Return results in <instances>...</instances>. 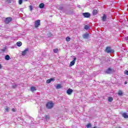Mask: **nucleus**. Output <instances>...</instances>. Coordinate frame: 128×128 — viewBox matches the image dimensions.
Returning a JSON list of instances; mask_svg holds the SVG:
<instances>
[{
    "mask_svg": "<svg viewBox=\"0 0 128 128\" xmlns=\"http://www.w3.org/2000/svg\"><path fill=\"white\" fill-rule=\"evenodd\" d=\"M54 104L52 102H48L46 104V107L47 108L50 110V108H54Z\"/></svg>",
    "mask_w": 128,
    "mask_h": 128,
    "instance_id": "f257e3e1",
    "label": "nucleus"
},
{
    "mask_svg": "<svg viewBox=\"0 0 128 128\" xmlns=\"http://www.w3.org/2000/svg\"><path fill=\"white\" fill-rule=\"evenodd\" d=\"M34 28H38L40 26V20H38L34 22Z\"/></svg>",
    "mask_w": 128,
    "mask_h": 128,
    "instance_id": "f03ea898",
    "label": "nucleus"
},
{
    "mask_svg": "<svg viewBox=\"0 0 128 128\" xmlns=\"http://www.w3.org/2000/svg\"><path fill=\"white\" fill-rule=\"evenodd\" d=\"M12 20V17H8L6 18L4 20V22L6 24H8Z\"/></svg>",
    "mask_w": 128,
    "mask_h": 128,
    "instance_id": "7ed1b4c3",
    "label": "nucleus"
},
{
    "mask_svg": "<svg viewBox=\"0 0 128 128\" xmlns=\"http://www.w3.org/2000/svg\"><path fill=\"white\" fill-rule=\"evenodd\" d=\"M106 52L107 54H110V52H114V50H112V48L110 46H107L106 49Z\"/></svg>",
    "mask_w": 128,
    "mask_h": 128,
    "instance_id": "20e7f679",
    "label": "nucleus"
},
{
    "mask_svg": "<svg viewBox=\"0 0 128 128\" xmlns=\"http://www.w3.org/2000/svg\"><path fill=\"white\" fill-rule=\"evenodd\" d=\"M82 16H84V18H90V14L88 12L82 13Z\"/></svg>",
    "mask_w": 128,
    "mask_h": 128,
    "instance_id": "39448f33",
    "label": "nucleus"
},
{
    "mask_svg": "<svg viewBox=\"0 0 128 128\" xmlns=\"http://www.w3.org/2000/svg\"><path fill=\"white\" fill-rule=\"evenodd\" d=\"M114 69L111 68H108V70L106 71V74H112V72H114Z\"/></svg>",
    "mask_w": 128,
    "mask_h": 128,
    "instance_id": "423d86ee",
    "label": "nucleus"
},
{
    "mask_svg": "<svg viewBox=\"0 0 128 128\" xmlns=\"http://www.w3.org/2000/svg\"><path fill=\"white\" fill-rule=\"evenodd\" d=\"M76 58H74L73 60H72L70 64V66H74V64H76Z\"/></svg>",
    "mask_w": 128,
    "mask_h": 128,
    "instance_id": "0eeeda50",
    "label": "nucleus"
},
{
    "mask_svg": "<svg viewBox=\"0 0 128 128\" xmlns=\"http://www.w3.org/2000/svg\"><path fill=\"white\" fill-rule=\"evenodd\" d=\"M28 48L24 50L22 52V56H26V54L28 53Z\"/></svg>",
    "mask_w": 128,
    "mask_h": 128,
    "instance_id": "6e6552de",
    "label": "nucleus"
},
{
    "mask_svg": "<svg viewBox=\"0 0 128 128\" xmlns=\"http://www.w3.org/2000/svg\"><path fill=\"white\" fill-rule=\"evenodd\" d=\"M54 78H51L50 79L47 80L46 81V83L50 84V82H54Z\"/></svg>",
    "mask_w": 128,
    "mask_h": 128,
    "instance_id": "1a4fd4ad",
    "label": "nucleus"
},
{
    "mask_svg": "<svg viewBox=\"0 0 128 128\" xmlns=\"http://www.w3.org/2000/svg\"><path fill=\"white\" fill-rule=\"evenodd\" d=\"M72 92H74V90L72 89L69 88L67 90L66 92L68 94L70 95L72 94Z\"/></svg>",
    "mask_w": 128,
    "mask_h": 128,
    "instance_id": "9d476101",
    "label": "nucleus"
},
{
    "mask_svg": "<svg viewBox=\"0 0 128 128\" xmlns=\"http://www.w3.org/2000/svg\"><path fill=\"white\" fill-rule=\"evenodd\" d=\"M122 116H124V118H128V114L126 113V112H124L122 114Z\"/></svg>",
    "mask_w": 128,
    "mask_h": 128,
    "instance_id": "9b49d317",
    "label": "nucleus"
},
{
    "mask_svg": "<svg viewBox=\"0 0 128 128\" xmlns=\"http://www.w3.org/2000/svg\"><path fill=\"white\" fill-rule=\"evenodd\" d=\"M40 8H44V4L41 3L39 4Z\"/></svg>",
    "mask_w": 128,
    "mask_h": 128,
    "instance_id": "f8f14e48",
    "label": "nucleus"
},
{
    "mask_svg": "<svg viewBox=\"0 0 128 128\" xmlns=\"http://www.w3.org/2000/svg\"><path fill=\"white\" fill-rule=\"evenodd\" d=\"M30 90H31V92H36V87L32 86L30 88Z\"/></svg>",
    "mask_w": 128,
    "mask_h": 128,
    "instance_id": "ddd939ff",
    "label": "nucleus"
},
{
    "mask_svg": "<svg viewBox=\"0 0 128 128\" xmlns=\"http://www.w3.org/2000/svg\"><path fill=\"white\" fill-rule=\"evenodd\" d=\"M62 88V84H58L56 86V88L57 90H59V88Z\"/></svg>",
    "mask_w": 128,
    "mask_h": 128,
    "instance_id": "4468645a",
    "label": "nucleus"
},
{
    "mask_svg": "<svg viewBox=\"0 0 128 128\" xmlns=\"http://www.w3.org/2000/svg\"><path fill=\"white\" fill-rule=\"evenodd\" d=\"M89 36H90V35L88 34H84L83 35V38H88Z\"/></svg>",
    "mask_w": 128,
    "mask_h": 128,
    "instance_id": "2eb2a0df",
    "label": "nucleus"
},
{
    "mask_svg": "<svg viewBox=\"0 0 128 128\" xmlns=\"http://www.w3.org/2000/svg\"><path fill=\"white\" fill-rule=\"evenodd\" d=\"M5 60H10V57L8 55H6L5 56Z\"/></svg>",
    "mask_w": 128,
    "mask_h": 128,
    "instance_id": "dca6fc26",
    "label": "nucleus"
},
{
    "mask_svg": "<svg viewBox=\"0 0 128 128\" xmlns=\"http://www.w3.org/2000/svg\"><path fill=\"white\" fill-rule=\"evenodd\" d=\"M114 100V98H112V97L110 96L108 98V102H112Z\"/></svg>",
    "mask_w": 128,
    "mask_h": 128,
    "instance_id": "f3484780",
    "label": "nucleus"
},
{
    "mask_svg": "<svg viewBox=\"0 0 128 128\" xmlns=\"http://www.w3.org/2000/svg\"><path fill=\"white\" fill-rule=\"evenodd\" d=\"M106 14H104L102 18V20H103V22H106Z\"/></svg>",
    "mask_w": 128,
    "mask_h": 128,
    "instance_id": "a211bd4d",
    "label": "nucleus"
},
{
    "mask_svg": "<svg viewBox=\"0 0 128 128\" xmlns=\"http://www.w3.org/2000/svg\"><path fill=\"white\" fill-rule=\"evenodd\" d=\"M98 12L96 10H94L92 12V14L94 16H96V14Z\"/></svg>",
    "mask_w": 128,
    "mask_h": 128,
    "instance_id": "6ab92c4d",
    "label": "nucleus"
},
{
    "mask_svg": "<svg viewBox=\"0 0 128 128\" xmlns=\"http://www.w3.org/2000/svg\"><path fill=\"white\" fill-rule=\"evenodd\" d=\"M16 44L18 46H22V42H16Z\"/></svg>",
    "mask_w": 128,
    "mask_h": 128,
    "instance_id": "aec40b11",
    "label": "nucleus"
},
{
    "mask_svg": "<svg viewBox=\"0 0 128 128\" xmlns=\"http://www.w3.org/2000/svg\"><path fill=\"white\" fill-rule=\"evenodd\" d=\"M122 91L119 90L118 93V96H122Z\"/></svg>",
    "mask_w": 128,
    "mask_h": 128,
    "instance_id": "412c9836",
    "label": "nucleus"
},
{
    "mask_svg": "<svg viewBox=\"0 0 128 128\" xmlns=\"http://www.w3.org/2000/svg\"><path fill=\"white\" fill-rule=\"evenodd\" d=\"M53 52H54V54H56L57 52H58V48H56V49H54L53 50Z\"/></svg>",
    "mask_w": 128,
    "mask_h": 128,
    "instance_id": "4be33fe9",
    "label": "nucleus"
},
{
    "mask_svg": "<svg viewBox=\"0 0 128 128\" xmlns=\"http://www.w3.org/2000/svg\"><path fill=\"white\" fill-rule=\"evenodd\" d=\"M45 119L46 120H50V116H48V115H46L45 116Z\"/></svg>",
    "mask_w": 128,
    "mask_h": 128,
    "instance_id": "5701e85b",
    "label": "nucleus"
},
{
    "mask_svg": "<svg viewBox=\"0 0 128 128\" xmlns=\"http://www.w3.org/2000/svg\"><path fill=\"white\" fill-rule=\"evenodd\" d=\"M84 30H88V28H90V26L86 25L84 26Z\"/></svg>",
    "mask_w": 128,
    "mask_h": 128,
    "instance_id": "b1692460",
    "label": "nucleus"
},
{
    "mask_svg": "<svg viewBox=\"0 0 128 128\" xmlns=\"http://www.w3.org/2000/svg\"><path fill=\"white\" fill-rule=\"evenodd\" d=\"M66 40L67 42H70V36H68L66 38Z\"/></svg>",
    "mask_w": 128,
    "mask_h": 128,
    "instance_id": "393cba45",
    "label": "nucleus"
},
{
    "mask_svg": "<svg viewBox=\"0 0 128 128\" xmlns=\"http://www.w3.org/2000/svg\"><path fill=\"white\" fill-rule=\"evenodd\" d=\"M12 0H6V2H7V4H12Z\"/></svg>",
    "mask_w": 128,
    "mask_h": 128,
    "instance_id": "a878e982",
    "label": "nucleus"
},
{
    "mask_svg": "<svg viewBox=\"0 0 128 128\" xmlns=\"http://www.w3.org/2000/svg\"><path fill=\"white\" fill-rule=\"evenodd\" d=\"M86 126L88 128H90V126H92V124H90V123H88L87 125Z\"/></svg>",
    "mask_w": 128,
    "mask_h": 128,
    "instance_id": "bb28decb",
    "label": "nucleus"
},
{
    "mask_svg": "<svg viewBox=\"0 0 128 128\" xmlns=\"http://www.w3.org/2000/svg\"><path fill=\"white\" fill-rule=\"evenodd\" d=\"M124 74H126V76H128V70H125L124 72Z\"/></svg>",
    "mask_w": 128,
    "mask_h": 128,
    "instance_id": "cd10ccee",
    "label": "nucleus"
},
{
    "mask_svg": "<svg viewBox=\"0 0 128 128\" xmlns=\"http://www.w3.org/2000/svg\"><path fill=\"white\" fill-rule=\"evenodd\" d=\"M18 4H22V0H19Z\"/></svg>",
    "mask_w": 128,
    "mask_h": 128,
    "instance_id": "c85d7f7f",
    "label": "nucleus"
},
{
    "mask_svg": "<svg viewBox=\"0 0 128 128\" xmlns=\"http://www.w3.org/2000/svg\"><path fill=\"white\" fill-rule=\"evenodd\" d=\"M6 112H10V109L8 108V107H6V108H5Z\"/></svg>",
    "mask_w": 128,
    "mask_h": 128,
    "instance_id": "c756f323",
    "label": "nucleus"
},
{
    "mask_svg": "<svg viewBox=\"0 0 128 128\" xmlns=\"http://www.w3.org/2000/svg\"><path fill=\"white\" fill-rule=\"evenodd\" d=\"M48 36L49 38H50V36H52V34H51V33H48Z\"/></svg>",
    "mask_w": 128,
    "mask_h": 128,
    "instance_id": "7c9ffc66",
    "label": "nucleus"
},
{
    "mask_svg": "<svg viewBox=\"0 0 128 128\" xmlns=\"http://www.w3.org/2000/svg\"><path fill=\"white\" fill-rule=\"evenodd\" d=\"M2 52H6V48H4V49H2Z\"/></svg>",
    "mask_w": 128,
    "mask_h": 128,
    "instance_id": "2f4dec72",
    "label": "nucleus"
},
{
    "mask_svg": "<svg viewBox=\"0 0 128 128\" xmlns=\"http://www.w3.org/2000/svg\"><path fill=\"white\" fill-rule=\"evenodd\" d=\"M30 10H32V6H30Z\"/></svg>",
    "mask_w": 128,
    "mask_h": 128,
    "instance_id": "473e14b6",
    "label": "nucleus"
},
{
    "mask_svg": "<svg viewBox=\"0 0 128 128\" xmlns=\"http://www.w3.org/2000/svg\"><path fill=\"white\" fill-rule=\"evenodd\" d=\"M12 112H16V109H14V108H12Z\"/></svg>",
    "mask_w": 128,
    "mask_h": 128,
    "instance_id": "72a5a7b5",
    "label": "nucleus"
},
{
    "mask_svg": "<svg viewBox=\"0 0 128 128\" xmlns=\"http://www.w3.org/2000/svg\"><path fill=\"white\" fill-rule=\"evenodd\" d=\"M18 86V85L15 84L14 86H13V88H16Z\"/></svg>",
    "mask_w": 128,
    "mask_h": 128,
    "instance_id": "f704fd0d",
    "label": "nucleus"
},
{
    "mask_svg": "<svg viewBox=\"0 0 128 128\" xmlns=\"http://www.w3.org/2000/svg\"><path fill=\"white\" fill-rule=\"evenodd\" d=\"M2 68V64H0V68Z\"/></svg>",
    "mask_w": 128,
    "mask_h": 128,
    "instance_id": "c9c22d12",
    "label": "nucleus"
},
{
    "mask_svg": "<svg viewBox=\"0 0 128 128\" xmlns=\"http://www.w3.org/2000/svg\"><path fill=\"white\" fill-rule=\"evenodd\" d=\"M124 84H128V82H125Z\"/></svg>",
    "mask_w": 128,
    "mask_h": 128,
    "instance_id": "e433bc0d",
    "label": "nucleus"
},
{
    "mask_svg": "<svg viewBox=\"0 0 128 128\" xmlns=\"http://www.w3.org/2000/svg\"><path fill=\"white\" fill-rule=\"evenodd\" d=\"M118 128H122V127H120V126H119V127H118Z\"/></svg>",
    "mask_w": 128,
    "mask_h": 128,
    "instance_id": "4c0bfd02",
    "label": "nucleus"
},
{
    "mask_svg": "<svg viewBox=\"0 0 128 128\" xmlns=\"http://www.w3.org/2000/svg\"><path fill=\"white\" fill-rule=\"evenodd\" d=\"M60 8H61V9L62 8V7H61Z\"/></svg>",
    "mask_w": 128,
    "mask_h": 128,
    "instance_id": "58836bf2",
    "label": "nucleus"
}]
</instances>
